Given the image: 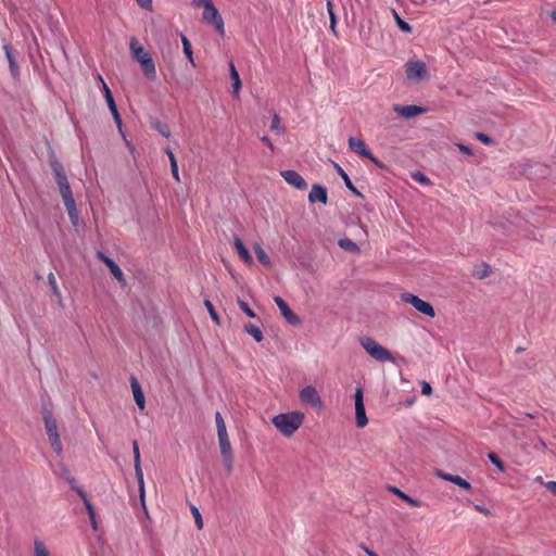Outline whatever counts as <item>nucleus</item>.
I'll list each match as a JSON object with an SVG mask.
<instances>
[{"label": "nucleus", "mask_w": 556, "mask_h": 556, "mask_svg": "<svg viewBox=\"0 0 556 556\" xmlns=\"http://www.w3.org/2000/svg\"><path fill=\"white\" fill-rule=\"evenodd\" d=\"M50 166L54 174L56 185L59 187L60 194L66 207L68 217L73 225L78 224V211L76 207V202L73 197V192L67 180L65 170L63 165L59 162L58 159L52 157L50 160Z\"/></svg>", "instance_id": "1"}, {"label": "nucleus", "mask_w": 556, "mask_h": 556, "mask_svg": "<svg viewBox=\"0 0 556 556\" xmlns=\"http://www.w3.org/2000/svg\"><path fill=\"white\" fill-rule=\"evenodd\" d=\"M305 415L294 410L276 415L271 422L286 437L292 435L303 424Z\"/></svg>", "instance_id": "2"}, {"label": "nucleus", "mask_w": 556, "mask_h": 556, "mask_svg": "<svg viewBox=\"0 0 556 556\" xmlns=\"http://www.w3.org/2000/svg\"><path fill=\"white\" fill-rule=\"evenodd\" d=\"M129 48L134 59L140 64L143 74L148 78L154 79L156 77V70L151 54L144 50L136 38H131Z\"/></svg>", "instance_id": "3"}, {"label": "nucleus", "mask_w": 556, "mask_h": 556, "mask_svg": "<svg viewBox=\"0 0 556 556\" xmlns=\"http://www.w3.org/2000/svg\"><path fill=\"white\" fill-rule=\"evenodd\" d=\"M43 422H45L46 432L48 434V440H49L53 451L58 455H61L63 452V445H62V442L60 439L58 422L50 410L43 412Z\"/></svg>", "instance_id": "4"}, {"label": "nucleus", "mask_w": 556, "mask_h": 556, "mask_svg": "<svg viewBox=\"0 0 556 556\" xmlns=\"http://www.w3.org/2000/svg\"><path fill=\"white\" fill-rule=\"evenodd\" d=\"M363 349L367 354L378 362H393L391 352L379 344L376 340L370 337L362 338L359 341Z\"/></svg>", "instance_id": "5"}, {"label": "nucleus", "mask_w": 556, "mask_h": 556, "mask_svg": "<svg viewBox=\"0 0 556 556\" xmlns=\"http://www.w3.org/2000/svg\"><path fill=\"white\" fill-rule=\"evenodd\" d=\"M299 399L303 405L311 406L318 412L325 407L321 396L313 386L302 388L299 392Z\"/></svg>", "instance_id": "6"}, {"label": "nucleus", "mask_w": 556, "mask_h": 556, "mask_svg": "<svg viewBox=\"0 0 556 556\" xmlns=\"http://www.w3.org/2000/svg\"><path fill=\"white\" fill-rule=\"evenodd\" d=\"M218 435V444L223 457L224 465L228 472L232 469V450L228 439V433L226 428L217 429Z\"/></svg>", "instance_id": "7"}, {"label": "nucleus", "mask_w": 556, "mask_h": 556, "mask_svg": "<svg viewBox=\"0 0 556 556\" xmlns=\"http://www.w3.org/2000/svg\"><path fill=\"white\" fill-rule=\"evenodd\" d=\"M401 301L407 304H410L416 311L419 313L428 316V317H434L435 312L432 305L421 299H419L417 295H414L412 293H402L401 294Z\"/></svg>", "instance_id": "8"}, {"label": "nucleus", "mask_w": 556, "mask_h": 556, "mask_svg": "<svg viewBox=\"0 0 556 556\" xmlns=\"http://www.w3.org/2000/svg\"><path fill=\"white\" fill-rule=\"evenodd\" d=\"M405 73L410 81H419L428 75L426 64L421 60H409L405 65Z\"/></svg>", "instance_id": "9"}, {"label": "nucleus", "mask_w": 556, "mask_h": 556, "mask_svg": "<svg viewBox=\"0 0 556 556\" xmlns=\"http://www.w3.org/2000/svg\"><path fill=\"white\" fill-rule=\"evenodd\" d=\"M349 148L353 152L359 154L361 156L369 159L378 167H380V168L383 167V164L377 157H375L372 155V153L370 152V150L367 148L366 143L362 139L355 138V137H350L349 138Z\"/></svg>", "instance_id": "10"}, {"label": "nucleus", "mask_w": 556, "mask_h": 556, "mask_svg": "<svg viewBox=\"0 0 556 556\" xmlns=\"http://www.w3.org/2000/svg\"><path fill=\"white\" fill-rule=\"evenodd\" d=\"M354 404L356 425L358 428H364L368 424V418L366 416L363 389L361 387L356 388L355 390Z\"/></svg>", "instance_id": "11"}, {"label": "nucleus", "mask_w": 556, "mask_h": 556, "mask_svg": "<svg viewBox=\"0 0 556 556\" xmlns=\"http://www.w3.org/2000/svg\"><path fill=\"white\" fill-rule=\"evenodd\" d=\"M203 20L213 24L220 34H224V23L222 16L213 3L203 10Z\"/></svg>", "instance_id": "12"}, {"label": "nucleus", "mask_w": 556, "mask_h": 556, "mask_svg": "<svg viewBox=\"0 0 556 556\" xmlns=\"http://www.w3.org/2000/svg\"><path fill=\"white\" fill-rule=\"evenodd\" d=\"M275 303L277 304L281 315L290 325L299 326L301 324L300 317L293 311L290 309V307L288 306L283 299H281L280 296H276Z\"/></svg>", "instance_id": "13"}, {"label": "nucleus", "mask_w": 556, "mask_h": 556, "mask_svg": "<svg viewBox=\"0 0 556 556\" xmlns=\"http://www.w3.org/2000/svg\"><path fill=\"white\" fill-rule=\"evenodd\" d=\"M282 178L287 184L294 187L298 190H305L307 188V182L304 178L295 170L287 169L281 172Z\"/></svg>", "instance_id": "14"}, {"label": "nucleus", "mask_w": 556, "mask_h": 556, "mask_svg": "<svg viewBox=\"0 0 556 556\" xmlns=\"http://www.w3.org/2000/svg\"><path fill=\"white\" fill-rule=\"evenodd\" d=\"M393 110L399 114L401 115L402 117L408 119V118H412V117H415L417 115H420L422 114L426 110L421 106H418V105H399V104H395L393 105Z\"/></svg>", "instance_id": "15"}, {"label": "nucleus", "mask_w": 556, "mask_h": 556, "mask_svg": "<svg viewBox=\"0 0 556 556\" xmlns=\"http://www.w3.org/2000/svg\"><path fill=\"white\" fill-rule=\"evenodd\" d=\"M98 257L109 267V269H110L111 274L114 276V278L118 282L124 285L125 278H124V274H123L122 269L119 268V266L112 258H110L102 252L98 253Z\"/></svg>", "instance_id": "16"}, {"label": "nucleus", "mask_w": 556, "mask_h": 556, "mask_svg": "<svg viewBox=\"0 0 556 556\" xmlns=\"http://www.w3.org/2000/svg\"><path fill=\"white\" fill-rule=\"evenodd\" d=\"M308 201L311 203L320 202L323 204H327L328 195L327 189L321 185H313L311 192L308 193Z\"/></svg>", "instance_id": "17"}, {"label": "nucleus", "mask_w": 556, "mask_h": 556, "mask_svg": "<svg viewBox=\"0 0 556 556\" xmlns=\"http://www.w3.org/2000/svg\"><path fill=\"white\" fill-rule=\"evenodd\" d=\"M130 386L134 394L135 402L137 406L142 410L146 407V400L143 391L135 377L130 378Z\"/></svg>", "instance_id": "18"}, {"label": "nucleus", "mask_w": 556, "mask_h": 556, "mask_svg": "<svg viewBox=\"0 0 556 556\" xmlns=\"http://www.w3.org/2000/svg\"><path fill=\"white\" fill-rule=\"evenodd\" d=\"M229 72H230V78L232 80V89L235 96H238L241 89V79L240 75L232 62L229 63Z\"/></svg>", "instance_id": "19"}, {"label": "nucleus", "mask_w": 556, "mask_h": 556, "mask_svg": "<svg viewBox=\"0 0 556 556\" xmlns=\"http://www.w3.org/2000/svg\"><path fill=\"white\" fill-rule=\"evenodd\" d=\"M134 468H135L136 479H137L138 485H139L140 500H141L142 505H144L146 492H144V481H143V472L141 469V464H134Z\"/></svg>", "instance_id": "20"}, {"label": "nucleus", "mask_w": 556, "mask_h": 556, "mask_svg": "<svg viewBox=\"0 0 556 556\" xmlns=\"http://www.w3.org/2000/svg\"><path fill=\"white\" fill-rule=\"evenodd\" d=\"M3 49H4V52H5L7 60L9 62L10 72H11L12 76L15 78L18 75V67H17V64H16V62L14 60V55H13V53H12V51H11L9 46L5 45L3 47Z\"/></svg>", "instance_id": "21"}, {"label": "nucleus", "mask_w": 556, "mask_h": 556, "mask_svg": "<svg viewBox=\"0 0 556 556\" xmlns=\"http://www.w3.org/2000/svg\"><path fill=\"white\" fill-rule=\"evenodd\" d=\"M389 490L392 493H394L395 495H397L400 498H402L404 502L408 503L412 506H420L421 505V503L419 501L410 497L409 495H407L406 493L402 492L396 486H390Z\"/></svg>", "instance_id": "22"}, {"label": "nucleus", "mask_w": 556, "mask_h": 556, "mask_svg": "<svg viewBox=\"0 0 556 556\" xmlns=\"http://www.w3.org/2000/svg\"><path fill=\"white\" fill-rule=\"evenodd\" d=\"M64 479L70 483L71 489L74 490L80 496V498H85V495H87L86 492L80 486H78L76 479L71 476L68 470L64 471Z\"/></svg>", "instance_id": "23"}, {"label": "nucleus", "mask_w": 556, "mask_h": 556, "mask_svg": "<svg viewBox=\"0 0 556 556\" xmlns=\"http://www.w3.org/2000/svg\"><path fill=\"white\" fill-rule=\"evenodd\" d=\"M83 502H84V505L87 509V514H88V517L90 519V523H91V527L93 530H97L98 528V525H97V520H96V513H94V508L92 506V504L90 503V501L88 500L87 495H85V498H81Z\"/></svg>", "instance_id": "24"}, {"label": "nucleus", "mask_w": 556, "mask_h": 556, "mask_svg": "<svg viewBox=\"0 0 556 556\" xmlns=\"http://www.w3.org/2000/svg\"><path fill=\"white\" fill-rule=\"evenodd\" d=\"M490 275V267L485 263H481L475 266L472 270V276L477 279H483Z\"/></svg>", "instance_id": "25"}, {"label": "nucleus", "mask_w": 556, "mask_h": 556, "mask_svg": "<svg viewBox=\"0 0 556 556\" xmlns=\"http://www.w3.org/2000/svg\"><path fill=\"white\" fill-rule=\"evenodd\" d=\"M34 556H50L47 545L39 539L34 541Z\"/></svg>", "instance_id": "26"}, {"label": "nucleus", "mask_w": 556, "mask_h": 556, "mask_svg": "<svg viewBox=\"0 0 556 556\" xmlns=\"http://www.w3.org/2000/svg\"><path fill=\"white\" fill-rule=\"evenodd\" d=\"M336 168H337V172L339 173V175L342 177L346 188H349L352 192H354L355 194L357 195H361V193L357 191V189L354 187V185L352 184L350 177L348 176V174L343 170V168L336 164Z\"/></svg>", "instance_id": "27"}, {"label": "nucleus", "mask_w": 556, "mask_h": 556, "mask_svg": "<svg viewBox=\"0 0 556 556\" xmlns=\"http://www.w3.org/2000/svg\"><path fill=\"white\" fill-rule=\"evenodd\" d=\"M254 251H255L256 257L260 261V263H262L264 266H270V258L266 254V252L262 249L261 245L256 244L254 247Z\"/></svg>", "instance_id": "28"}, {"label": "nucleus", "mask_w": 556, "mask_h": 556, "mask_svg": "<svg viewBox=\"0 0 556 556\" xmlns=\"http://www.w3.org/2000/svg\"><path fill=\"white\" fill-rule=\"evenodd\" d=\"M245 332H248L250 336L253 337V339L256 341V342H261L263 340V332L262 330L256 327V326H253V325H250V326H247L245 325Z\"/></svg>", "instance_id": "29"}, {"label": "nucleus", "mask_w": 556, "mask_h": 556, "mask_svg": "<svg viewBox=\"0 0 556 556\" xmlns=\"http://www.w3.org/2000/svg\"><path fill=\"white\" fill-rule=\"evenodd\" d=\"M100 79L103 84L104 97H105V100H106L110 111L113 109H116V104H115V101H114L111 90L109 89V87L106 86V84L103 81V79L101 77H100Z\"/></svg>", "instance_id": "30"}, {"label": "nucleus", "mask_w": 556, "mask_h": 556, "mask_svg": "<svg viewBox=\"0 0 556 556\" xmlns=\"http://www.w3.org/2000/svg\"><path fill=\"white\" fill-rule=\"evenodd\" d=\"M153 126L163 137H165V138L170 137V129L167 124L156 121L153 123Z\"/></svg>", "instance_id": "31"}, {"label": "nucleus", "mask_w": 556, "mask_h": 556, "mask_svg": "<svg viewBox=\"0 0 556 556\" xmlns=\"http://www.w3.org/2000/svg\"><path fill=\"white\" fill-rule=\"evenodd\" d=\"M270 129L278 135H283L286 129L280 125V117L275 114L271 119Z\"/></svg>", "instance_id": "32"}, {"label": "nucleus", "mask_w": 556, "mask_h": 556, "mask_svg": "<svg viewBox=\"0 0 556 556\" xmlns=\"http://www.w3.org/2000/svg\"><path fill=\"white\" fill-rule=\"evenodd\" d=\"M48 282L49 286L51 287L52 293L55 295L58 300H61V291L58 287L55 276L52 273L48 275Z\"/></svg>", "instance_id": "33"}, {"label": "nucleus", "mask_w": 556, "mask_h": 556, "mask_svg": "<svg viewBox=\"0 0 556 556\" xmlns=\"http://www.w3.org/2000/svg\"><path fill=\"white\" fill-rule=\"evenodd\" d=\"M393 15H394L396 25L399 26V28L402 31L407 33V34L412 31L410 25L407 22L403 21L395 11H393Z\"/></svg>", "instance_id": "34"}, {"label": "nucleus", "mask_w": 556, "mask_h": 556, "mask_svg": "<svg viewBox=\"0 0 556 556\" xmlns=\"http://www.w3.org/2000/svg\"><path fill=\"white\" fill-rule=\"evenodd\" d=\"M327 11L330 18V28L336 34L337 17L333 11V4L330 1L327 2Z\"/></svg>", "instance_id": "35"}, {"label": "nucleus", "mask_w": 556, "mask_h": 556, "mask_svg": "<svg viewBox=\"0 0 556 556\" xmlns=\"http://www.w3.org/2000/svg\"><path fill=\"white\" fill-rule=\"evenodd\" d=\"M338 243H339V245H340L342 249H344V250H346V251H352V252H354V251H357V250H358V247L356 245V243H355V242H353V241H352V240H350V239H346V238H345V239H340Z\"/></svg>", "instance_id": "36"}, {"label": "nucleus", "mask_w": 556, "mask_h": 556, "mask_svg": "<svg viewBox=\"0 0 556 556\" xmlns=\"http://www.w3.org/2000/svg\"><path fill=\"white\" fill-rule=\"evenodd\" d=\"M181 42H182V47H184V53L189 59V61L191 63H193L192 49H191L190 41L188 40V38L186 36H181Z\"/></svg>", "instance_id": "37"}, {"label": "nucleus", "mask_w": 556, "mask_h": 556, "mask_svg": "<svg viewBox=\"0 0 556 556\" xmlns=\"http://www.w3.org/2000/svg\"><path fill=\"white\" fill-rule=\"evenodd\" d=\"M204 304L210 313V316L211 318L213 319V321L217 325H219V317H218V314L214 307V305L212 304V302L210 300H205L204 301Z\"/></svg>", "instance_id": "38"}, {"label": "nucleus", "mask_w": 556, "mask_h": 556, "mask_svg": "<svg viewBox=\"0 0 556 556\" xmlns=\"http://www.w3.org/2000/svg\"><path fill=\"white\" fill-rule=\"evenodd\" d=\"M488 458L494 466L498 468L500 471H505L504 463L498 458V456L495 453H489Z\"/></svg>", "instance_id": "39"}, {"label": "nucleus", "mask_w": 556, "mask_h": 556, "mask_svg": "<svg viewBox=\"0 0 556 556\" xmlns=\"http://www.w3.org/2000/svg\"><path fill=\"white\" fill-rule=\"evenodd\" d=\"M191 513L193 515L194 522H195L198 529H202L203 528V520H202V516H201L199 509L195 506H192L191 507Z\"/></svg>", "instance_id": "40"}, {"label": "nucleus", "mask_w": 556, "mask_h": 556, "mask_svg": "<svg viewBox=\"0 0 556 556\" xmlns=\"http://www.w3.org/2000/svg\"><path fill=\"white\" fill-rule=\"evenodd\" d=\"M453 483L458 485V486H460L464 490H470L471 489L470 483L468 481H466L465 479H463L462 477H459V476L455 477Z\"/></svg>", "instance_id": "41"}, {"label": "nucleus", "mask_w": 556, "mask_h": 556, "mask_svg": "<svg viewBox=\"0 0 556 556\" xmlns=\"http://www.w3.org/2000/svg\"><path fill=\"white\" fill-rule=\"evenodd\" d=\"M134 464H141L140 451L137 441L132 442Z\"/></svg>", "instance_id": "42"}, {"label": "nucleus", "mask_w": 556, "mask_h": 556, "mask_svg": "<svg viewBox=\"0 0 556 556\" xmlns=\"http://www.w3.org/2000/svg\"><path fill=\"white\" fill-rule=\"evenodd\" d=\"M435 476H438L439 478L445 480V481H450V482H454V479H455V475H451V473H446L442 470H435Z\"/></svg>", "instance_id": "43"}, {"label": "nucleus", "mask_w": 556, "mask_h": 556, "mask_svg": "<svg viewBox=\"0 0 556 556\" xmlns=\"http://www.w3.org/2000/svg\"><path fill=\"white\" fill-rule=\"evenodd\" d=\"M213 3L212 0H192V5L195 8H203L206 9Z\"/></svg>", "instance_id": "44"}, {"label": "nucleus", "mask_w": 556, "mask_h": 556, "mask_svg": "<svg viewBox=\"0 0 556 556\" xmlns=\"http://www.w3.org/2000/svg\"><path fill=\"white\" fill-rule=\"evenodd\" d=\"M235 245L240 258L243 260V241L238 236L235 237Z\"/></svg>", "instance_id": "45"}, {"label": "nucleus", "mask_w": 556, "mask_h": 556, "mask_svg": "<svg viewBox=\"0 0 556 556\" xmlns=\"http://www.w3.org/2000/svg\"><path fill=\"white\" fill-rule=\"evenodd\" d=\"M475 137L480 140L481 142L485 143V144H491L492 143V139L483 134V132H476Z\"/></svg>", "instance_id": "46"}, {"label": "nucleus", "mask_w": 556, "mask_h": 556, "mask_svg": "<svg viewBox=\"0 0 556 556\" xmlns=\"http://www.w3.org/2000/svg\"><path fill=\"white\" fill-rule=\"evenodd\" d=\"M170 170H172V175L174 177V179L179 182L180 181V178H179V173H178V164L177 162H173L170 163Z\"/></svg>", "instance_id": "47"}, {"label": "nucleus", "mask_w": 556, "mask_h": 556, "mask_svg": "<svg viewBox=\"0 0 556 556\" xmlns=\"http://www.w3.org/2000/svg\"><path fill=\"white\" fill-rule=\"evenodd\" d=\"M215 422H216L217 429L226 428L225 421L219 412H216V414H215Z\"/></svg>", "instance_id": "48"}, {"label": "nucleus", "mask_w": 556, "mask_h": 556, "mask_svg": "<svg viewBox=\"0 0 556 556\" xmlns=\"http://www.w3.org/2000/svg\"><path fill=\"white\" fill-rule=\"evenodd\" d=\"M413 178L421 184L428 185L430 184V180L421 173H416L413 175Z\"/></svg>", "instance_id": "49"}, {"label": "nucleus", "mask_w": 556, "mask_h": 556, "mask_svg": "<svg viewBox=\"0 0 556 556\" xmlns=\"http://www.w3.org/2000/svg\"><path fill=\"white\" fill-rule=\"evenodd\" d=\"M111 113H112V115H113V118H114V121H115V123H116L117 127H118V128H121V127H122V118H121V115H119V113H118L117 108H116V109L111 110Z\"/></svg>", "instance_id": "50"}, {"label": "nucleus", "mask_w": 556, "mask_h": 556, "mask_svg": "<svg viewBox=\"0 0 556 556\" xmlns=\"http://www.w3.org/2000/svg\"><path fill=\"white\" fill-rule=\"evenodd\" d=\"M432 392V389L430 387V384L426 381L422 382V386H421V393L425 394V395H430Z\"/></svg>", "instance_id": "51"}, {"label": "nucleus", "mask_w": 556, "mask_h": 556, "mask_svg": "<svg viewBox=\"0 0 556 556\" xmlns=\"http://www.w3.org/2000/svg\"><path fill=\"white\" fill-rule=\"evenodd\" d=\"M457 148L459 149L460 152L467 154V155H471L472 154V151L469 147L465 146V144H462V143H457Z\"/></svg>", "instance_id": "52"}, {"label": "nucleus", "mask_w": 556, "mask_h": 556, "mask_svg": "<svg viewBox=\"0 0 556 556\" xmlns=\"http://www.w3.org/2000/svg\"><path fill=\"white\" fill-rule=\"evenodd\" d=\"M545 486L549 492H552L554 495H556V481H548L545 483Z\"/></svg>", "instance_id": "53"}, {"label": "nucleus", "mask_w": 556, "mask_h": 556, "mask_svg": "<svg viewBox=\"0 0 556 556\" xmlns=\"http://www.w3.org/2000/svg\"><path fill=\"white\" fill-rule=\"evenodd\" d=\"M136 1L143 9H150L152 5V0H136Z\"/></svg>", "instance_id": "54"}, {"label": "nucleus", "mask_w": 556, "mask_h": 556, "mask_svg": "<svg viewBox=\"0 0 556 556\" xmlns=\"http://www.w3.org/2000/svg\"><path fill=\"white\" fill-rule=\"evenodd\" d=\"M164 152L167 154V156L169 159V163L177 162L175 154L173 153V151L169 148H165Z\"/></svg>", "instance_id": "55"}, {"label": "nucleus", "mask_w": 556, "mask_h": 556, "mask_svg": "<svg viewBox=\"0 0 556 556\" xmlns=\"http://www.w3.org/2000/svg\"><path fill=\"white\" fill-rule=\"evenodd\" d=\"M261 140H262V142L267 144L270 148L271 151H274V146H273V143H271V141L269 140L268 137L264 136V137L261 138Z\"/></svg>", "instance_id": "56"}, {"label": "nucleus", "mask_w": 556, "mask_h": 556, "mask_svg": "<svg viewBox=\"0 0 556 556\" xmlns=\"http://www.w3.org/2000/svg\"><path fill=\"white\" fill-rule=\"evenodd\" d=\"M362 549L368 555V556H378L376 553H374L371 549H369L368 547H366L365 545H362L361 546Z\"/></svg>", "instance_id": "57"}, {"label": "nucleus", "mask_w": 556, "mask_h": 556, "mask_svg": "<svg viewBox=\"0 0 556 556\" xmlns=\"http://www.w3.org/2000/svg\"><path fill=\"white\" fill-rule=\"evenodd\" d=\"M252 263V257L245 249V265H250Z\"/></svg>", "instance_id": "58"}, {"label": "nucleus", "mask_w": 556, "mask_h": 556, "mask_svg": "<svg viewBox=\"0 0 556 556\" xmlns=\"http://www.w3.org/2000/svg\"><path fill=\"white\" fill-rule=\"evenodd\" d=\"M245 315L249 316V317H254V312L249 308L247 305H245Z\"/></svg>", "instance_id": "59"}, {"label": "nucleus", "mask_w": 556, "mask_h": 556, "mask_svg": "<svg viewBox=\"0 0 556 556\" xmlns=\"http://www.w3.org/2000/svg\"><path fill=\"white\" fill-rule=\"evenodd\" d=\"M475 507H476V509H477L478 511L486 513V509H485L484 507L480 506V505H476Z\"/></svg>", "instance_id": "60"}, {"label": "nucleus", "mask_w": 556, "mask_h": 556, "mask_svg": "<svg viewBox=\"0 0 556 556\" xmlns=\"http://www.w3.org/2000/svg\"><path fill=\"white\" fill-rule=\"evenodd\" d=\"M238 304H239L240 308L243 309V300L238 298Z\"/></svg>", "instance_id": "61"}, {"label": "nucleus", "mask_w": 556, "mask_h": 556, "mask_svg": "<svg viewBox=\"0 0 556 556\" xmlns=\"http://www.w3.org/2000/svg\"><path fill=\"white\" fill-rule=\"evenodd\" d=\"M551 17H552V20H553L554 22H556V11H553V12L551 13Z\"/></svg>", "instance_id": "62"}]
</instances>
